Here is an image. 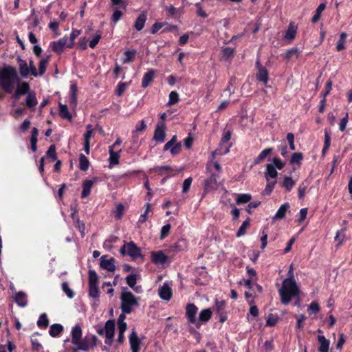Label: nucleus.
<instances>
[{"label":"nucleus","instance_id":"52","mask_svg":"<svg viewBox=\"0 0 352 352\" xmlns=\"http://www.w3.org/2000/svg\"><path fill=\"white\" fill-rule=\"evenodd\" d=\"M331 89H332V82L331 80H328L325 85V90L320 93V96L322 98H326L327 96L330 93Z\"/></svg>","mask_w":352,"mask_h":352},{"label":"nucleus","instance_id":"14","mask_svg":"<svg viewBox=\"0 0 352 352\" xmlns=\"http://www.w3.org/2000/svg\"><path fill=\"white\" fill-rule=\"evenodd\" d=\"M317 339L320 344L318 351L329 352L330 341L322 335H318Z\"/></svg>","mask_w":352,"mask_h":352},{"label":"nucleus","instance_id":"39","mask_svg":"<svg viewBox=\"0 0 352 352\" xmlns=\"http://www.w3.org/2000/svg\"><path fill=\"white\" fill-rule=\"evenodd\" d=\"M30 85L26 82H23L21 84H19L16 88V91L21 95L26 94L29 92Z\"/></svg>","mask_w":352,"mask_h":352},{"label":"nucleus","instance_id":"1","mask_svg":"<svg viewBox=\"0 0 352 352\" xmlns=\"http://www.w3.org/2000/svg\"><path fill=\"white\" fill-rule=\"evenodd\" d=\"M280 301L283 305H288L292 299L298 297L300 288L296 281L292 278H285L282 283V287L278 290Z\"/></svg>","mask_w":352,"mask_h":352},{"label":"nucleus","instance_id":"25","mask_svg":"<svg viewBox=\"0 0 352 352\" xmlns=\"http://www.w3.org/2000/svg\"><path fill=\"white\" fill-rule=\"evenodd\" d=\"M325 8L326 4L324 3H322L318 6L315 14L311 20L313 23H316L320 19L321 14L324 10Z\"/></svg>","mask_w":352,"mask_h":352},{"label":"nucleus","instance_id":"54","mask_svg":"<svg viewBox=\"0 0 352 352\" xmlns=\"http://www.w3.org/2000/svg\"><path fill=\"white\" fill-rule=\"evenodd\" d=\"M126 280L129 286L131 288H133V287L136 284V276L135 274H129V276H126Z\"/></svg>","mask_w":352,"mask_h":352},{"label":"nucleus","instance_id":"7","mask_svg":"<svg viewBox=\"0 0 352 352\" xmlns=\"http://www.w3.org/2000/svg\"><path fill=\"white\" fill-rule=\"evenodd\" d=\"M198 307L193 303H188L186 306L185 315L190 324L195 325L197 323V314Z\"/></svg>","mask_w":352,"mask_h":352},{"label":"nucleus","instance_id":"12","mask_svg":"<svg viewBox=\"0 0 352 352\" xmlns=\"http://www.w3.org/2000/svg\"><path fill=\"white\" fill-rule=\"evenodd\" d=\"M69 43L68 39L66 37L60 38L58 41L53 42L52 43V49L56 53H61L63 51L65 47Z\"/></svg>","mask_w":352,"mask_h":352},{"label":"nucleus","instance_id":"32","mask_svg":"<svg viewBox=\"0 0 352 352\" xmlns=\"http://www.w3.org/2000/svg\"><path fill=\"white\" fill-rule=\"evenodd\" d=\"M37 104V100L34 93H29L26 98V105L29 108H33Z\"/></svg>","mask_w":352,"mask_h":352},{"label":"nucleus","instance_id":"2","mask_svg":"<svg viewBox=\"0 0 352 352\" xmlns=\"http://www.w3.org/2000/svg\"><path fill=\"white\" fill-rule=\"evenodd\" d=\"M18 75L16 69L11 66H5L0 69V86L8 93L12 91Z\"/></svg>","mask_w":352,"mask_h":352},{"label":"nucleus","instance_id":"26","mask_svg":"<svg viewBox=\"0 0 352 352\" xmlns=\"http://www.w3.org/2000/svg\"><path fill=\"white\" fill-rule=\"evenodd\" d=\"M265 177L267 179L270 177L272 179H276L278 176V172L276 168L271 164L266 165V172L265 173Z\"/></svg>","mask_w":352,"mask_h":352},{"label":"nucleus","instance_id":"44","mask_svg":"<svg viewBox=\"0 0 352 352\" xmlns=\"http://www.w3.org/2000/svg\"><path fill=\"white\" fill-rule=\"evenodd\" d=\"M16 302L21 307L26 305V301L25 300V294L23 292H19L15 296Z\"/></svg>","mask_w":352,"mask_h":352},{"label":"nucleus","instance_id":"42","mask_svg":"<svg viewBox=\"0 0 352 352\" xmlns=\"http://www.w3.org/2000/svg\"><path fill=\"white\" fill-rule=\"evenodd\" d=\"M79 160H80L79 168L82 170H84V171L87 170L89 168V160H87V158L83 154H80Z\"/></svg>","mask_w":352,"mask_h":352},{"label":"nucleus","instance_id":"3","mask_svg":"<svg viewBox=\"0 0 352 352\" xmlns=\"http://www.w3.org/2000/svg\"><path fill=\"white\" fill-rule=\"evenodd\" d=\"M121 309L123 313L130 314L133 307L138 305V300L131 292H123L120 296Z\"/></svg>","mask_w":352,"mask_h":352},{"label":"nucleus","instance_id":"33","mask_svg":"<svg viewBox=\"0 0 352 352\" xmlns=\"http://www.w3.org/2000/svg\"><path fill=\"white\" fill-rule=\"evenodd\" d=\"M303 160V154L300 152L294 153L290 159V164H301L302 160Z\"/></svg>","mask_w":352,"mask_h":352},{"label":"nucleus","instance_id":"19","mask_svg":"<svg viewBox=\"0 0 352 352\" xmlns=\"http://www.w3.org/2000/svg\"><path fill=\"white\" fill-rule=\"evenodd\" d=\"M74 345V351H76L78 350H84L87 351L91 347L89 344V340L87 338H85L84 340H81V339L78 341V344H73Z\"/></svg>","mask_w":352,"mask_h":352},{"label":"nucleus","instance_id":"5","mask_svg":"<svg viewBox=\"0 0 352 352\" xmlns=\"http://www.w3.org/2000/svg\"><path fill=\"white\" fill-rule=\"evenodd\" d=\"M114 331H115V324L113 320H108L104 326V328L99 329L97 332L99 335H103L105 333L106 336V341L105 343L109 345L111 344L112 340L114 336Z\"/></svg>","mask_w":352,"mask_h":352},{"label":"nucleus","instance_id":"30","mask_svg":"<svg viewBox=\"0 0 352 352\" xmlns=\"http://www.w3.org/2000/svg\"><path fill=\"white\" fill-rule=\"evenodd\" d=\"M154 77V72L153 70H150L147 73L145 74L143 80H142V87L146 88L148 86L150 82L153 80Z\"/></svg>","mask_w":352,"mask_h":352},{"label":"nucleus","instance_id":"11","mask_svg":"<svg viewBox=\"0 0 352 352\" xmlns=\"http://www.w3.org/2000/svg\"><path fill=\"white\" fill-rule=\"evenodd\" d=\"M100 266L109 272H114L116 270L115 260L113 258L107 259L106 256H103L100 258Z\"/></svg>","mask_w":352,"mask_h":352},{"label":"nucleus","instance_id":"35","mask_svg":"<svg viewBox=\"0 0 352 352\" xmlns=\"http://www.w3.org/2000/svg\"><path fill=\"white\" fill-rule=\"evenodd\" d=\"M252 199V195L250 194H239L237 196L236 203V204H243L248 203Z\"/></svg>","mask_w":352,"mask_h":352},{"label":"nucleus","instance_id":"13","mask_svg":"<svg viewBox=\"0 0 352 352\" xmlns=\"http://www.w3.org/2000/svg\"><path fill=\"white\" fill-rule=\"evenodd\" d=\"M298 30V25L292 21L289 23L287 30L285 32V38L292 41L296 38Z\"/></svg>","mask_w":352,"mask_h":352},{"label":"nucleus","instance_id":"36","mask_svg":"<svg viewBox=\"0 0 352 352\" xmlns=\"http://www.w3.org/2000/svg\"><path fill=\"white\" fill-rule=\"evenodd\" d=\"M63 329V328L62 325L59 324H54L51 326L49 333L52 337H56L62 332Z\"/></svg>","mask_w":352,"mask_h":352},{"label":"nucleus","instance_id":"63","mask_svg":"<svg viewBox=\"0 0 352 352\" xmlns=\"http://www.w3.org/2000/svg\"><path fill=\"white\" fill-rule=\"evenodd\" d=\"M126 85H127L126 82H121L118 85V88L116 89V94L118 96H120L124 93V91L126 89Z\"/></svg>","mask_w":352,"mask_h":352},{"label":"nucleus","instance_id":"60","mask_svg":"<svg viewBox=\"0 0 352 352\" xmlns=\"http://www.w3.org/2000/svg\"><path fill=\"white\" fill-rule=\"evenodd\" d=\"M170 224H166V225H165L164 226L162 227V228L161 230V235H160V239H163L166 236H168V234H169V232H170Z\"/></svg>","mask_w":352,"mask_h":352},{"label":"nucleus","instance_id":"58","mask_svg":"<svg viewBox=\"0 0 352 352\" xmlns=\"http://www.w3.org/2000/svg\"><path fill=\"white\" fill-rule=\"evenodd\" d=\"M308 310L313 314H317L320 311V305L318 302L313 301L309 305Z\"/></svg>","mask_w":352,"mask_h":352},{"label":"nucleus","instance_id":"43","mask_svg":"<svg viewBox=\"0 0 352 352\" xmlns=\"http://www.w3.org/2000/svg\"><path fill=\"white\" fill-rule=\"evenodd\" d=\"M37 324L40 327L47 328L49 325V321L45 314H43L39 317Z\"/></svg>","mask_w":352,"mask_h":352},{"label":"nucleus","instance_id":"50","mask_svg":"<svg viewBox=\"0 0 352 352\" xmlns=\"http://www.w3.org/2000/svg\"><path fill=\"white\" fill-rule=\"evenodd\" d=\"M192 178L190 177L184 180L183 185H182V192L184 193H186L189 190L190 187L192 184Z\"/></svg>","mask_w":352,"mask_h":352},{"label":"nucleus","instance_id":"31","mask_svg":"<svg viewBox=\"0 0 352 352\" xmlns=\"http://www.w3.org/2000/svg\"><path fill=\"white\" fill-rule=\"evenodd\" d=\"M250 219L249 217H248L247 219L243 222L242 225L240 226V228H239V230L236 232V235L237 237L243 236L245 234L246 230L250 226Z\"/></svg>","mask_w":352,"mask_h":352},{"label":"nucleus","instance_id":"24","mask_svg":"<svg viewBox=\"0 0 352 352\" xmlns=\"http://www.w3.org/2000/svg\"><path fill=\"white\" fill-rule=\"evenodd\" d=\"M94 184V181L92 180H85L82 184V192L81 194V197L82 198H85L89 196L90 194L91 188Z\"/></svg>","mask_w":352,"mask_h":352},{"label":"nucleus","instance_id":"41","mask_svg":"<svg viewBox=\"0 0 352 352\" xmlns=\"http://www.w3.org/2000/svg\"><path fill=\"white\" fill-rule=\"evenodd\" d=\"M176 142V135H173L170 141H168L164 146V150L166 151L170 148V153L173 155H175L176 153L175 151L176 146L174 145Z\"/></svg>","mask_w":352,"mask_h":352},{"label":"nucleus","instance_id":"45","mask_svg":"<svg viewBox=\"0 0 352 352\" xmlns=\"http://www.w3.org/2000/svg\"><path fill=\"white\" fill-rule=\"evenodd\" d=\"M226 302L224 300H215V309L217 314L224 312Z\"/></svg>","mask_w":352,"mask_h":352},{"label":"nucleus","instance_id":"18","mask_svg":"<svg viewBox=\"0 0 352 352\" xmlns=\"http://www.w3.org/2000/svg\"><path fill=\"white\" fill-rule=\"evenodd\" d=\"M129 342H130L131 349H140V345L141 344V340L138 337V335H137L135 329L132 330V332L129 336Z\"/></svg>","mask_w":352,"mask_h":352},{"label":"nucleus","instance_id":"15","mask_svg":"<svg viewBox=\"0 0 352 352\" xmlns=\"http://www.w3.org/2000/svg\"><path fill=\"white\" fill-rule=\"evenodd\" d=\"M109 163L110 165H117L119 164V158L120 157L121 149L114 151L113 146H109Z\"/></svg>","mask_w":352,"mask_h":352},{"label":"nucleus","instance_id":"9","mask_svg":"<svg viewBox=\"0 0 352 352\" xmlns=\"http://www.w3.org/2000/svg\"><path fill=\"white\" fill-rule=\"evenodd\" d=\"M212 312L210 308L202 309L199 314L198 318H197V323L195 327L199 329L202 324L208 322L212 318Z\"/></svg>","mask_w":352,"mask_h":352},{"label":"nucleus","instance_id":"34","mask_svg":"<svg viewBox=\"0 0 352 352\" xmlns=\"http://www.w3.org/2000/svg\"><path fill=\"white\" fill-rule=\"evenodd\" d=\"M295 184H296L295 181L293 180L291 177L286 176L284 178V180L283 182V186L285 188L287 191L289 192L292 190V189L294 186Z\"/></svg>","mask_w":352,"mask_h":352},{"label":"nucleus","instance_id":"23","mask_svg":"<svg viewBox=\"0 0 352 352\" xmlns=\"http://www.w3.org/2000/svg\"><path fill=\"white\" fill-rule=\"evenodd\" d=\"M72 344H76L78 343V341L81 339L82 337V330L80 326H76L72 332Z\"/></svg>","mask_w":352,"mask_h":352},{"label":"nucleus","instance_id":"64","mask_svg":"<svg viewBox=\"0 0 352 352\" xmlns=\"http://www.w3.org/2000/svg\"><path fill=\"white\" fill-rule=\"evenodd\" d=\"M276 184V180L268 182L265 188V192L267 194H270L272 192L273 189L274 188Z\"/></svg>","mask_w":352,"mask_h":352},{"label":"nucleus","instance_id":"46","mask_svg":"<svg viewBox=\"0 0 352 352\" xmlns=\"http://www.w3.org/2000/svg\"><path fill=\"white\" fill-rule=\"evenodd\" d=\"M234 50L230 47H226L222 49V56L228 58L234 56Z\"/></svg>","mask_w":352,"mask_h":352},{"label":"nucleus","instance_id":"6","mask_svg":"<svg viewBox=\"0 0 352 352\" xmlns=\"http://www.w3.org/2000/svg\"><path fill=\"white\" fill-rule=\"evenodd\" d=\"M218 177L217 174L212 173L208 178L204 180L203 196L218 188L219 185L217 180Z\"/></svg>","mask_w":352,"mask_h":352},{"label":"nucleus","instance_id":"4","mask_svg":"<svg viewBox=\"0 0 352 352\" xmlns=\"http://www.w3.org/2000/svg\"><path fill=\"white\" fill-rule=\"evenodd\" d=\"M120 253L122 255L128 254L133 259L141 256V250L133 242L125 243L120 249Z\"/></svg>","mask_w":352,"mask_h":352},{"label":"nucleus","instance_id":"27","mask_svg":"<svg viewBox=\"0 0 352 352\" xmlns=\"http://www.w3.org/2000/svg\"><path fill=\"white\" fill-rule=\"evenodd\" d=\"M59 113L63 118L72 120V116L69 112L68 107L66 104H59Z\"/></svg>","mask_w":352,"mask_h":352},{"label":"nucleus","instance_id":"57","mask_svg":"<svg viewBox=\"0 0 352 352\" xmlns=\"http://www.w3.org/2000/svg\"><path fill=\"white\" fill-rule=\"evenodd\" d=\"M89 295L96 298L98 296V288L97 284L89 285Z\"/></svg>","mask_w":352,"mask_h":352},{"label":"nucleus","instance_id":"49","mask_svg":"<svg viewBox=\"0 0 352 352\" xmlns=\"http://www.w3.org/2000/svg\"><path fill=\"white\" fill-rule=\"evenodd\" d=\"M80 34V30H74L71 35H70V38H69V43L67 45V47H71L73 46L74 45V41L75 40V38L78 36Z\"/></svg>","mask_w":352,"mask_h":352},{"label":"nucleus","instance_id":"53","mask_svg":"<svg viewBox=\"0 0 352 352\" xmlns=\"http://www.w3.org/2000/svg\"><path fill=\"white\" fill-rule=\"evenodd\" d=\"M89 285H93V284L94 285V284H97V283H98L97 274L93 270H90L89 272Z\"/></svg>","mask_w":352,"mask_h":352},{"label":"nucleus","instance_id":"48","mask_svg":"<svg viewBox=\"0 0 352 352\" xmlns=\"http://www.w3.org/2000/svg\"><path fill=\"white\" fill-rule=\"evenodd\" d=\"M272 162H273V164H274V165H273V166H274L276 168H277V169H278V170H282V169L285 167V164H286V163H285V162H283V161H282L280 158H278V157H274V158L273 159Z\"/></svg>","mask_w":352,"mask_h":352},{"label":"nucleus","instance_id":"62","mask_svg":"<svg viewBox=\"0 0 352 352\" xmlns=\"http://www.w3.org/2000/svg\"><path fill=\"white\" fill-rule=\"evenodd\" d=\"M186 248H187L186 240L184 239L177 240V251H183Z\"/></svg>","mask_w":352,"mask_h":352},{"label":"nucleus","instance_id":"59","mask_svg":"<svg viewBox=\"0 0 352 352\" xmlns=\"http://www.w3.org/2000/svg\"><path fill=\"white\" fill-rule=\"evenodd\" d=\"M348 120H349V115H348V113H346L345 117L342 118V120H340V124H339V128L341 131H345L346 124L348 123Z\"/></svg>","mask_w":352,"mask_h":352},{"label":"nucleus","instance_id":"56","mask_svg":"<svg viewBox=\"0 0 352 352\" xmlns=\"http://www.w3.org/2000/svg\"><path fill=\"white\" fill-rule=\"evenodd\" d=\"M195 6L197 8V15L202 17L204 19H206L208 17V14L206 12L202 9L201 4L199 3H197L195 4Z\"/></svg>","mask_w":352,"mask_h":352},{"label":"nucleus","instance_id":"61","mask_svg":"<svg viewBox=\"0 0 352 352\" xmlns=\"http://www.w3.org/2000/svg\"><path fill=\"white\" fill-rule=\"evenodd\" d=\"M62 288L63 291L65 292L67 296L72 298L74 296L73 291L69 287L68 284L67 283H63L62 285Z\"/></svg>","mask_w":352,"mask_h":352},{"label":"nucleus","instance_id":"16","mask_svg":"<svg viewBox=\"0 0 352 352\" xmlns=\"http://www.w3.org/2000/svg\"><path fill=\"white\" fill-rule=\"evenodd\" d=\"M159 295L163 300H170L172 296V291L170 287L167 284H164L162 287L159 289Z\"/></svg>","mask_w":352,"mask_h":352},{"label":"nucleus","instance_id":"40","mask_svg":"<svg viewBox=\"0 0 352 352\" xmlns=\"http://www.w3.org/2000/svg\"><path fill=\"white\" fill-rule=\"evenodd\" d=\"M278 320V316L276 314H270L266 321V326L274 327Z\"/></svg>","mask_w":352,"mask_h":352},{"label":"nucleus","instance_id":"47","mask_svg":"<svg viewBox=\"0 0 352 352\" xmlns=\"http://www.w3.org/2000/svg\"><path fill=\"white\" fill-rule=\"evenodd\" d=\"M231 135H232L231 130H230V129L225 130L223 131V133L221 139V144H223L227 143L228 141H230L231 139Z\"/></svg>","mask_w":352,"mask_h":352},{"label":"nucleus","instance_id":"20","mask_svg":"<svg viewBox=\"0 0 352 352\" xmlns=\"http://www.w3.org/2000/svg\"><path fill=\"white\" fill-rule=\"evenodd\" d=\"M147 16H146V12H142L138 19H136V21L135 23V28L138 31H140L143 29L145 22L146 21Z\"/></svg>","mask_w":352,"mask_h":352},{"label":"nucleus","instance_id":"37","mask_svg":"<svg viewBox=\"0 0 352 352\" xmlns=\"http://www.w3.org/2000/svg\"><path fill=\"white\" fill-rule=\"evenodd\" d=\"M19 70H20L21 75L22 76H27L30 73V70H29V68H28V66L26 62L21 59H19Z\"/></svg>","mask_w":352,"mask_h":352},{"label":"nucleus","instance_id":"55","mask_svg":"<svg viewBox=\"0 0 352 352\" xmlns=\"http://www.w3.org/2000/svg\"><path fill=\"white\" fill-rule=\"evenodd\" d=\"M124 54H125V58L123 60V63H127L131 62L133 59L135 54V51H126L124 53Z\"/></svg>","mask_w":352,"mask_h":352},{"label":"nucleus","instance_id":"21","mask_svg":"<svg viewBox=\"0 0 352 352\" xmlns=\"http://www.w3.org/2000/svg\"><path fill=\"white\" fill-rule=\"evenodd\" d=\"M273 151V148H267L262 151L259 155L254 159V164H258L263 162Z\"/></svg>","mask_w":352,"mask_h":352},{"label":"nucleus","instance_id":"8","mask_svg":"<svg viewBox=\"0 0 352 352\" xmlns=\"http://www.w3.org/2000/svg\"><path fill=\"white\" fill-rule=\"evenodd\" d=\"M256 67L258 69L256 74V79L266 85L269 80V72L267 69L260 63L258 60L256 62Z\"/></svg>","mask_w":352,"mask_h":352},{"label":"nucleus","instance_id":"38","mask_svg":"<svg viewBox=\"0 0 352 352\" xmlns=\"http://www.w3.org/2000/svg\"><path fill=\"white\" fill-rule=\"evenodd\" d=\"M50 58V56H47L46 58L40 60L39 66H38L39 73L38 74L40 76L43 75L44 73L45 72L46 67L49 63Z\"/></svg>","mask_w":352,"mask_h":352},{"label":"nucleus","instance_id":"29","mask_svg":"<svg viewBox=\"0 0 352 352\" xmlns=\"http://www.w3.org/2000/svg\"><path fill=\"white\" fill-rule=\"evenodd\" d=\"M309 182L307 180H304L300 185L298 189V197L300 199H303L305 195L306 190L309 186Z\"/></svg>","mask_w":352,"mask_h":352},{"label":"nucleus","instance_id":"28","mask_svg":"<svg viewBox=\"0 0 352 352\" xmlns=\"http://www.w3.org/2000/svg\"><path fill=\"white\" fill-rule=\"evenodd\" d=\"M301 51L297 47H292L287 51L284 56V58L287 60H290L292 57L296 56L298 58Z\"/></svg>","mask_w":352,"mask_h":352},{"label":"nucleus","instance_id":"17","mask_svg":"<svg viewBox=\"0 0 352 352\" xmlns=\"http://www.w3.org/2000/svg\"><path fill=\"white\" fill-rule=\"evenodd\" d=\"M152 261L157 265L164 264L166 261V256L162 251L151 252Z\"/></svg>","mask_w":352,"mask_h":352},{"label":"nucleus","instance_id":"51","mask_svg":"<svg viewBox=\"0 0 352 352\" xmlns=\"http://www.w3.org/2000/svg\"><path fill=\"white\" fill-rule=\"evenodd\" d=\"M46 155L47 157L52 158L53 160H55L56 159L55 145H51L49 147Z\"/></svg>","mask_w":352,"mask_h":352},{"label":"nucleus","instance_id":"10","mask_svg":"<svg viewBox=\"0 0 352 352\" xmlns=\"http://www.w3.org/2000/svg\"><path fill=\"white\" fill-rule=\"evenodd\" d=\"M165 124L162 122H160L155 129L153 140L157 142H164L165 140Z\"/></svg>","mask_w":352,"mask_h":352},{"label":"nucleus","instance_id":"22","mask_svg":"<svg viewBox=\"0 0 352 352\" xmlns=\"http://www.w3.org/2000/svg\"><path fill=\"white\" fill-rule=\"evenodd\" d=\"M289 208V203H285L280 206L278 210H277L274 219H282L285 217L286 212Z\"/></svg>","mask_w":352,"mask_h":352}]
</instances>
